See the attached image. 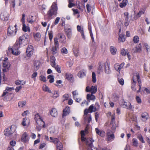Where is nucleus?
<instances>
[{
	"label": "nucleus",
	"instance_id": "obj_1",
	"mask_svg": "<svg viewBox=\"0 0 150 150\" xmlns=\"http://www.w3.org/2000/svg\"><path fill=\"white\" fill-rule=\"evenodd\" d=\"M132 83L131 88L134 91H136L135 86L137 83L136 81H137L139 87V90L137 91V93L140 92L142 85L141 80L140 79L139 74L137 72L134 74L132 77Z\"/></svg>",
	"mask_w": 150,
	"mask_h": 150
},
{
	"label": "nucleus",
	"instance_id": "obj_64",
	"mask_svg": "<svg viewBox=\"0 0 150 150\" xmlns=\"http://www.w3.org/2000/svg\"><path fill=\"white\" fill-rule=\"evenodd\" d=\"M72 94L73 96V98H75V96H76L78 94V93L77 92V91L76 90H75V91H73L72 92Z\"/></svg>",
	"mask_w": 150,
	"mask_h": 150
},
{
	"label": "nucleus",
	"instance_id": "obj_46",
	"mask_svg": "<svg viewBox=\"0 0 150 150\" xmlns=\"http://www.w3.org/2000/svg\"><path fill=\"white\" fill-rule=\"evenodd\" d=\"M23 30L24 32H26L27 31L29 30V27H26L24 23L23 24Z\"/></svg>",
	"mask_w": 150,
	"mask_h": 150
},
{
	"label": "nucleus",
	"instance_id": "obj_48",
	"mask_svg": "<svg viewBox=\"0 0 150 150\" xmlns=\"http://www.w3.org/2000/svg\"><path fill=\"white\" fill-rule=\"evenodd\" d=\"M25 102H19L18 103V106L19 107L22 108L25 105Z\"/></svg>",
	"mask_w": 150,
	"mask_h": 150
},
{
	"label": "nucleus",
	"instance_id": "obj_16",
	"mask_svg": "<svg viewBox=\"0 0 150 150\" xmlns=\"http://www.w3.org/2000/svg\"><path fill=\"white\" fill-rule=\"evenodd\" d=\"M28 136V134L26 132H25L22 135L21 138V141L23 142L26 143L28 141V139L27 138Z\"/></svg>",
	"mask_w": 150,
	"mask_h": 150
},
{
	"label": "nucleus",
	"instance_id": "obj_9",
	"mask_svg": "<svg viewBox=\"0 0 150 150\" xmlns=\"http://www.w3.org/2000/svg\"><path fill=\"white\" fill-rule=\"evenodd\" d=\"M7 35L8 36H12L15 35L17 31V28L9 26L8 28Z\"/></svg>",
	"mask_w": 150,
	"mask_h": 150
},
{
	"label": "nucleus",
	"instance_id": "obj_61",
	"mask_svg": "<svg viewBox=\"0 0 150 150\" xmlns=\"http://www.w3.org/2000/svg\"><path fill=\"white\" fill-rule=\"evenodd\" d=\"M114 67L117 71L119 72L120 71L121 69L120 68L119 65L118 64H115L114 65Z\"/></svg>",
	"mask_w": 150,
	"mask_h": 150
},
{
	"label": "nucleus",
	"instance_id": "obj_8",
	"mask_svg": "<svg viewBox=\"0 0 150 150\" xmlns=\"http://www.w3.org/2000/svg\"><path fill=\"white\" fill-rule=\"evenodd\" d=\"M20 45L18 46L16 45V43L12 48H8L9 52H11L12 53L15 55H18L20 54V52L18 51V49L20 47Z\"/></svg>",
	"mask_w": 150,
	"mask_h": 150
},
{
	"label": "nucleus",
	"instance_id": "obj_18",
	"mask_svg": "<svg viewBox=\"0 0 150 150\" xmlns=\"http://www.w3.org/2000/svg\"><path fill=\"white\" fill-rule=\"evenodd\" d=\"M65 77L68 80H69L71 82H73L74 81L73 78L72 74L69 73H67L66 74Z\"/></svg>",
	"mask_w": 150,
	"mask_h": 150
},
{
	"label": "nucleus",
	"instance_id": "obj_22",
	"mask_svg": "<svg viewBox=\"0 0 150 150\" xmlns=\"http://www.w3.org/2000/svg\"><path fill=\"white\" fill-rule=\"evenodd\" d=\"M58 36L60 39H63V40H61V42L62 43L65 42L66 37L62 33H59Z\"/></svg>",
	"mask_w": 150,
	"mask_h": 150
},
{
	"label": "nucleus",
	"instance_id": "obj_19",
	"mask_svg": "<svg viewBox=\"0 0 150 150\" xmlns=\"http://www.w3.org/2000/svg\"><path fill=\"white\" fill-rule=\"evenodd\" d=\"M65 31L68 38L69 39L70 38L72 35V32L71 29L70 28L65 29Z\"/></svg>",
	"mask_w": 150,
	"mask_h": 150
},
{
	"label": "nucleus",
	"instance_id": "obj_38",
	"mask_svg": "<svg viewBox=\"0 0 150 150\" xmlns=\"http://www.w3.org/2000/svg\"><path fill=\"white\" fill-rule=\"evenodd\" d=\"M34 37L36 40L39 41L40 38V33H37L34 35Z\"/></svg>",
	"mask_w": 150,
	"mask_h": 150
},
{
	"label": "nucleus",
	"instance_id": "obj_62",
	"mask_svg": "<svg viewBox=\"0 0 150 150\" xmlns=\"http://www.w3.org/2000/svg\"><path fill=\"white\" fill-rule=\"evenodd\" d=\"M40 80L43 82H45L46 81V77L42 75L40 76Z\"/></svg>",
	"mask_w": 150,
	"mask_h": 150
},
{
	"label": "nucleus",
	"instance_id": "obj_29",
	"mask_svg": "<svg viewBox=\"0 0 150 150\" xmlns=\"http://www.w3.org/2000/svg\"><path fill=\"white\" fill-rule=\"evenodd\" d=\"M55 58L53 56H51L50 58V61L51 62V65L52 67H54L55 65Z\"/></svg>",
	"mask_w": 150,
	"mask_h": 150
},
{
	"label": "nucleus",
	"instance_id": "obj_55",
	"mask_svg": "<svg viewBox=\"0 0 150 150\" xmlns=\"http://www.w3.org/2000/svg\"><path fill=\"white\" fill-rule=\"evenodd\" d=\"M118 80L119 83L121 85H123L124 84V81L123 79L118 78Z\"/></svg>",
	"mask_w": 150,
	"mask_h": 150
},
{
	"label": "nucleus",
	"instance_id": "obj_5",
	"mask_svg": "<svg viewBox=\"0 0 150 150\" xmlns=\"http://www.w3.org/2000/svg\"><path fill=\"white\" fill-rule=\"evenodd\" d=\"M28 38V35L25 33L22 36L20 37L19 40L18 41H16V45H18V46L20 45L21 44H22L24 42H27Z\"/></svg>",
	"mask_w": 150,
	"mask_h": 150
},
{
	"label": "nucleus",
	"instance_id": "obj_10",
	"mask_svg": "<svg viewBox=\"0 0 150 150\" xmlns=\"http://www.w3.org/2000/svg\"><path fill=\"white\" fill-rule=\"evenodd\" d=\"M26 53L27 57H30L33 54V47L30 45L28 46L27 48Z\"/></svg>",
	"mask_w": 150,
	"mask_h": 150
},
{
	"label": "nucleus",
	"instance_id": "obj_7",
	"mask_svg": "<svg viewBox=\"0 0 150 150\" xmlns=\"http://www.w3.org/2000/svg\"><path fill=\"white\" fill-rule=\"evenodd\" d=\"M94 140L92 138H89L86 140V144L87 146V150H93L92 148L94 147L93 143Z\"/></svg>",
	"mask_w": 150,
	"mask_h": 150
},
{
	"label": "nucleus",
	"instance_id": "obj_20",
	"mask_svg": "<svg viewBox=\"0 0 150 150\" xmlns=\"http://www.w3.org/2000/svg\"><path fill=\"white\" fill-rule=\"evenodd\" d=\"M77 30L79 31L80 32L82 36V38L83 39H85V37L84 34V32L83 28H81V27L79 25H77Z\"/></svg>",
	"mask_w": 150,
	"mask_h": 150
},
{
	"label": "nucleus",
	"instance_id": "obj_47",
	"mask_svg": "<svg viewBox=\"0 0 150 150\" xmlns=\"http://www.w3.org/2000/svg\"><path fill=\"white\" fill-rule=\"evenodd\" d=\"M139 40V38L137 36H135L133 39V41L134 43H137Z\"/></svg>",
	"mask_w": 150,
	"mask_h": 150
},
{
	"label": "nucleus",
	"instance_id": "obj_26",
	"mask_svg": "<svg viewBox=\"0 0 150 150\" xmlns=\"http://www.w3.org/2000/svg\"><path fill=\"white\" fill-rule=\"evenodd\" d=\"M91 93V94H88L87 95V98L88 100H93L96 99L95 96Z\"/></svg>",
	"mask_w": 150,
	"mask_h": 150
},
{
	"label": "nucleus",
	"instance_id": "obj_30",
	"mask_svg": "<svg viewBox=\"0 0 150 150\" xmlns=\"http://www.w3.org/2000/svg\"><path fill=\"white\" fill-rule=\"evenodd\" d=\"M95 130L97 134L101 136H103L104 135L105 132H104L100 131L98 128H96Z\"/></svg>",
	"mask_w": 150,
	"mask_h": 150
},
{
	"label": "nucleus",
	"instance_id": "obj_41",
	"mask_svg": "<svg viewBox=\"0 0 150 150\" xmlns=\"http://www.w3.org/2000/svg\"><path fill=\"white\" fill-rule=\"evenodd\" d=\"M47 79H50L49 82L50 83H53L54 81V76L52 75H50L47 76Z\"/></svg>",
	"mask_w": 150,
	"mask_h": 150
},
{
	"label": "nucleus",
	"instance_id": "obj_58",
	"mask_svg": "<svg viewBox=\"0 0 150 150\" xmlns=\"http://www.w3.org/2000/svg\"><path fill=\"white\" fill-rule=\"evenodd\" d=\"M99 64V66L98 67V69L99 70V73H100V72H101L102 71V68L103 64H102L101 62H100Z\"/></svg>",
	"mask_w": 150,
	"mask_h": 150
},
{
	"label": "nucleus",
	"instance_id": "obj_51",
	"mask_svg": "<svg viewBox=\"0 0 150 150\" xmlns=\"http://www.w3.org/2000/svg\"><path fill=\"white\" fill-rule=\"evenodd\" d=\"M137 138L141 141L142 143H144L145 142L143 139L142 136L141 134H139L137 136Z\"/></svg>",
	"mask_w": 150,
	"mask_h": 150
},
{
	"label": "nucleus",
	"instance_id": "obj_23",
	"mask_svg": "<svg viewBox=\"0 0 150 150\" xmlns=\"http://www.w3.org/2000/svg\"><path fill=\"white\" fill-rule=\"evenodd\" d=\"M51 115L52 116L54 117L57 116V112L56 109L55 108L52 109L50 112Z\"/></svg>",
	"mask_w": 150,
	"mask_h": 150
},
{
	"label": "nucleus",
	"instance_id": "obj_32",
	"mask_svg": "<svg viewBox=\"0 0 150 150\" xmlns=\"http://www.w3.org/2000/svg\"><path fill=\"white\" fill-rule=\"evenodd\" d=\"M110 50L111 53L114 55L116 54L117 49L115 47L113 46H111L110 47Z\"/></svg>",
	"mask_w": 150,
	"mask_h": 150
},
{
	"label": "nucleus",
	"instance_id": "obj_13",
	"mask_svg": "<svg viewBox=\"0 0 150 150\" xmlns=\"http://www.w3.org/2000/svg\"><path fill=\"white\" fill-rule=\"evenodd\" d=\"M70 112V108L69 107H67L63 110L62 117H64L69 114Z\"/></svg>",
	"mask_w": 150,
	"mask_h": 150
},
{
	"label": "nucleus",
	"instance_id": "obj_33",
	"mask_svg": "<svg viewBox=\"0 0 150 150\" xmlns=\"http://www.w3.org/2000/svg\"><path fill=\"white\" fill-rule=\"evenodd\" d=\"M59 48V47L54 46L52 47L51 51L53 54H56L57 52V49Z\"/></svg>",
	"mask_w": 150,
	"mask_h": 150
},
{
	"label": "nucleus",
	"instance_id": "obj_27",
	"mask_svg": "<svg viewBox=\"0 0 150 150\" xmlns=\"http://www.w3.org/2000/svg\"><path fill=\"white\" fill-rule=\"evenodd\" d=\"M125 38L124 37V35L123 34L119 35V37L118 39V41L119 42H123L125 40Z\"/></svg>",
	"mask_w": 150,
	"mask_h": 150
},
{
	"label": "nucleus",
	"instance_id": "obj_49",
	"mask_svg": "<svg viewBox=\"0 0 150 150\" xmlns=\"http://www.w3.org/2000/svg\"><path fill=\"white\" fill-rule=\"evenodd\" d=\"M54 46L59 47V44L58 41V39L57 38H54Z\"/></svg>",
	"mask_w": 150,
	"mask_h": 150
},
{
	"label": "nucleus",
	"instance_id": "obj_21",
	"mask_svg": "<svg viewBox=\"0 0 150 150\" xmlns=\"http://www.w3.org/2000/svg\"><path fill=\"white\" fill-rule=\"evenodd\" d=\"M145 11L144 10H140L137 14L134 16V18L135 19H137L140 17L142 14H144Z\"/></svg>",
	"mask_w": 150,
	"mask_h": 150
},
{
	"label": "nucleus",
	"instance_id": "obj_11",
	"mask_svg": "<svg viewBox=\"0 0 150 150\" xmlns=\"http://www.w3.org/2000/svg\"><path fill=\"white\" fill-rule=\"evenodd\" d=\"M112 131L108 129L107 130V135L108 136V141L111 139H114V135L113 133H111Z\"/></svg>",
	"mask_w": 150,
	"mask_h": 150
},
{
	"label": "nucleus",
	"instance_id": "obj_43",
	"mask_svg": "<svg viewBox=\"0 0 150 150\" xmlns=\"http://www.w3.org/2000/svg\"><path fill=\"white\" fill-rule=\"evenodd\" d=\"M14 96V94L12 93L8 94L6 96L8 98V100H7V101L11 100L13 98Z\"/></svg>",
	"mask_w": 150,
	"mask_h": 150
},
{
	"label": "nucleus",
	"instance_id": "obj_12",
	"mask_svg": "<svg viewBox=\"0 0 150 150\" xmlns=\"http://www.w3.org/2000/svg\"><path fill=\"white\" fill-rule=\"evenodd\" d=\"M11 127L5 129L4 131V134L5 135L9 136L11 135L13 133V132L11 130Z\"/></svg>",
	"mask_w": 150,
	"mask_h": 150
},
{
	"label": "nucleus",
	"instance_id": "obj_52",
	"mask_svg": "<svg viewBox=\"0 0 150 150\" xmlns=\"http://www.w3.org/2000/svg\"><path fill=\"white\" fill-rule=\"evenodd\" d=\"M52 94L53 96V97H55L56 98L58 97L59 96V92L57 91H54Z\"/></svg>",
	"mask_w": 150,
	"mask_h": 150
},
{
	"label": "nucleus",
	"instance_id": "obj_25",
	"mask_svg": "<svg viewBox=\"0 0 150 150\" xmlns=\"http://www.w3.org/2000/svg\"><path fill=\"white\" fill-rule=\"evenodd\" d=\"M97 91V86H92L90 88V92L92 94L95 93Z\"/></svg>",
	"mask_w": 150,
	"mask_h": 150
},
{
	"label": "nucleus",
	"instance_id": "obj_28",
	"mask_svg": "<svg viewBox=\"0 0 150 150\" xmlns=\"http://www.w3.org/2000/svg\"><path fill=\"white\" fill-rule=\"evenodd\" d=\"M112 98L113 101H116L119 99V95L116 93H114L112 95Z\"/></svg>",
	"mask_w": 150,
	"mask_h": 150
},
{
	"label": "nucleus",
	"instance_id": "obj_54",
	"mask_svg": "<svg viewBox=\"0 0 150 150\" xmlns=\"http://www.w3.org/2000/svg\"><path fill=\"white\" fill-rule=\"evenodd\" d=\"M62 98L63 101L65 100H67L69 98V95L68 94H65L63 96Z\"/></svg>",
	"mask_w": 150,
	"mask_h": 150
},
{
	"label": "nucleus",
	"instance_id": "obj_24",
	"mask_svg": "<svg viewBox=\"0 0 150 150\" xmlns=\"http://www.w3.org/2000/svg\"><path fill=\"white\" fill-rule=\"evenodd\" d=\"M141 117L142 118V120L143 121H145L148 118V116L147 113L144 112L141 115Z\"/></svg>",
	"mask_w": 150,
	"mask_h": 150
},
{
	"label": "nucleus",
	"instance_id": "obj_6",
	"mask_svg": "<svg viewBox=\"0 0 150 150\" xmlns=\"http://www.w3.org/2000/svg\"><path fill=\"white\" fill-rule=\"evenodd\" d=\"M94 140L92 138H89L86 140V144L87 146V150H93L92 148L94 147L93 143Z\"/></svg>",
	"mask_w": 150,
	"mask_h": 150
},
{
	"label": "nucleus",
	"instance_id": "obj_14",
	"mask_svg": "<svg viewBox=\"0 0 150 150\" xmlns=\"http://www.w3.org/2000/svg\"><path fill=\"white\" fill-rule=\"evenodd\" d=\"M142 51V45L141 43L139 44L136 47L132 49V51L134 53L140 52Z\"/></svg>",
	"mask_w": 150,
	"mask_h": 150
},
{
	"label": "nucleus",
	"instance_id": "obj_17",
	"mask_svg": "<svg viewBox=\"0 0 150 150\" xmlns=\"http://www.w3.org/2000/svg\"><path fill=\"white\" fill-rule=\"evenodd\" d=\"M105 66V73L107 74H109L110 73L111 71L110 69L109 64L108 62H106L104 64Z\"/></svg>",
	"mask_w": 150,
	"mask_h": 150
},
{
	"label": "nucleus",
	"instance_id": "obj_15",
	"mask_svg": "<svg viewBox=\"0 0 150 150\" xmlns=\"http://www.w3.org/2000/svg\"><path fill=\"white\" fill-rule=\"evenodd\" d=\"M1 19L4 21H7L8 19V16L7 13L4 12L1 14Z\"/></svg>",
	"mask_w": 150,
	"mask_h": 150
},
{
	"label": "nucleus",
	"instance_id": "obj_53",
	"mask_svg": "<svg viewBox=\"0 0 150 150\" xmlns=\"http://www.w3.org/2000/svg\"><path fill=\"white\" fill-rule=\"evenodd\" d=\"M129 18L127 17V18H125V26H128L129 24V22L128 21Z\"/></svg>",
	"mask_w": 150,
	"mask_h": 150
},
{
	"label": "nucleus",
	"instance_id": "obj_56",
	"mask_svg": "<svg viewBox=\"0 0 150 150\" xmlns=\"http://www.w3.org/2000/svg\"><path fill=\"white\" fill-rule=\"evenodd\" d=\"M27 120V119L26 117L24 118L23 119V120L22 122V124L23 126H26L27 125L26 123V121Z\"/></svg>",
	"mask_w": 150,
	"mask_h": 150
},
{
	"label": "nucleus",
	"instance_id": "obj_39",
	"mask_svg": "<svg viewBox=\"0 0 150 150\" xmlns=\"http://www.w3.org/2000/svg\"><path fill=\"white\" fill-rule=\"evenodd\" d=\"M88 109L89 110V112L90 113H91L93 112H94L96 110V108H94L93 105H90Z\"/></svg>",
	"mask_w": 150,
	"mask_h": 150
},
{
	"label": "nucleus",
	"instance_id": "obj_4",
	"mask_svg": "<svg viewBox=\"0 0 150 150\" xmlns=\"http://www.w3.org/2000/svg\"><path fill=\"white\" fill-rule=\"evenodd\" d=\"M35 119L37 125L40 127H42L43 128L45 127V122L39 114H37L35 115Z\"/></svg>",
	"mask_w": 150,
	"mask_h": 150
},
{
	"label": "nucleus",
	"instance_id": "obj_59",
	"mask_svg": "<svg viewBox=\"0 0 150 150\" xmlns=\"http://www.w3.org/2000/svg\"><path fill=\"white\" fill-rule=\"evenodd\" d=\"M127 53L124 49H123L121 50V53L123 56L125 55Z\"/></svg>",
	"mask_w": 150,
	"mask_h": 150
},
{
	"label": "nucleus",
	"instance_id": "obj_63",
	"mask_svg": "<svg viewBox=\"0 0 150 150\" xmlns=\"http://www.w3.org/2000/svg\"><path fill=\"white\" fill-rule=\"evenodd\" d=\"M136 99L137 102L139 103H141V100L140 97L139 96H137L136 97Z\"/></svg>",
	"mask_w": 150,
	"mask_h": 150
},
{
	"label": "nucleus",
	"instance_id": "obj_45",
	"mask_svg": "<svg viewBox=\"0 0 150 150\" xmlns=\"http://www.w3.org/2000/svg\"><path fill=\"white\" fill-rule=\"evenodd\" d=\"M92 81L93 83H95L96 82V75L94 72H93L92 73Z\"/></svg>",
	"mask_w": 150,
	"mask_h": 150
},
{
	"label": "nucleus",
	"instance_id": "obj_57",
	"mask_svg": "<svg viewBox=\"0 0 150 150\" xmlns=\"http://www.w3.org/2000/svg\"><path fill=\"white\" fill-rule=\"evenodd\" d=\"M54 67L55 69L59 73H61V71L60 70V68L59 67L58 65L56 66L55 65L54 67Z\"/></svg>",
	"mask_w": 150,
	"mask_h": 150
},
{
	"label": "nucleus",
	"instance_id": "obj_42",
	"mask_svg": "<svg viewBox=\"0 0 150 150\" xmlns=\"http://www.w3.org/2000/svg\"><path fill=\"white\" fill-rule=\"evenodd\" d=\"M132 141L133 146H138V143L137 139L134 138L132 139Z\"/></svg>",
	"mask_w": 150,
	"mask_h": 150
},
{
	"label": "nucleus",
	"instance_id": "obj_31",
	"mask_svg": "<svg viewBox=\"0 0 150 150\" xmlns=\"http://www.w3.org/2000/svg\"><path fill=\"white\" fill-rule=\"evenodd\" d=\"M40 65V61H35L34 63V66L35 67V69L36 70H38Z\"/></svg>",
	"mask_w": 150,
	"mask_h": 150
},
{
	"label": "nucleus",
	"instance_id": "obj_40",
	"mask_svg": "<svg viewBox=\"0 0 150 150\" xmlns=\"http://www.w3.org/2000/svg\"><path fill=\"white\" fill-rule=\"evenodd\" d=\"M3 67L4 68H9L10 66V64L8 62H3Z\"/></svg>",
	"mask_w": 150,
	"mask_h": 150
},
{
	"label": "nucleus",
	"instance_id": "obj_34",
	"mask_svg": "<svg viewBox=\"0 0 150 150\" xmlns=\"http://www.w3.org/2000/svg\"><path fill=\"white\" fill-rule=\"evenodd\" d=\"M78 76L80 78H82L86 75L84 72V70H82L80 71L78 74Z\"/></svg>",
	"mask_w": 150,
	"mask_h": 150
},
{
	"label": "nucleus",
	"instance_id": "obj_35",
	"mask_svg": "<svg viewBox=\"0 0 150 150\" xmlns=\"http://www.w3.org/2000/svg\"><path fill=\"white\" fill-rule=\"evenodd\" d=\"M74 1V0H68L69 4L68 5V7L69 8H71L75 6V4L73 3Z\"/></svg>",
	"mask_w": 150,
	"mask_h": 150
},
{
	"label": "nucleus",
	"instance_id": "obj_44",
	"mask_svg": "<svg viewBox=\"0 0 150 150\" xmlns=\"http://www.w3.org/2000/svg\"><path fill=\"white\" fill-rule=\"evenodd\" d=\"M62 53L63 54H67L68 53V51L67 49L65 47H63L61 50Z\"/></svg>",
	"mask_w": 150,
	"mask_h": 150
},
{
	"label": "nucleus",
	"instance_id": "obj_60",
	"mask_svg": "<svg viewBox=\"0 0 150 150\" xmlns=\"http://www.w3.org/2000/svg\"><path fill=\"white\" fill-rule=\"evenodd\" d=\"M49 38L50 40L51 41L52 40L53 37V32L52 31H51L48 34Z\"/></svg>",
	"mask_w": 150,
	"mask_h": 150
},
{
	"label": "nucleus",
	"instance_id": "obj_2",
	"mask_svg": "<svg viewBox=\"0 0 150 150\" xmlns=\"http://www.w3.org/2000/svg\"><path fill=\"white\" fill-rule=\"evenodd\" d=\"M57 4L56 2H53L51 7L50 9L47 13L48 18L49 19H51L52 18V16L56 15L57 14Z\"/></svg>",
	"mask_w": 150,
	"mask_h": 150
},
{
	"label": "nucleus",
	"instance_id": "obj_36",
	"mask_svg": "<svg viewBox=\"0 0 150 150\" xmlns=\"http://www.w3.org/2000/svg\"><path fill=\"white\" fill-rule=\"evenodd\" d=\"M127 3V0H123L122 3H120V6L121 8H123L124 7L126 6Z\"/></svg>",
	"mask_w": 150,
	"mask_h": 150
},
{
	"label": "nucleus",
	"instance_id": "obj_3",
	"mask_svg": "<svg viewBox=\"0 0 150 150\" xmlns=\"http://www.w3.org/2000/svg\"><path fill=\"white\" fill-rule=\"evenodd\" d=\"M50 139L51 142H52L54 144H57V150H63V145L61 142L59 141L58 139L56 138H53L50 137Z\"/></svg>",
	"mask_w": 150,
	"mask_h": 150
},
{
	"label": "nucleus",
	"instance_id": "obj_37",
	"mask_svg": "<svg viewBox=\"0 0 150 150\" xmlns=\"http://www.w3.org/2000/svg\"><path fill=\"white\" fill-rule=\"evenodd\" d=\"M127 109H132V106L131 105V103L129 102H125L124 104Z\"/></svg>",
	"mask_w": 150,
	"mask_h": 150
},
{
	"label": "nucleus",
	"instance_id": "obj_50",
	"mask_svg": "<svg viewBox=\"0 0 150 150\" xmlns=\"http://www.w3.org/2000/svg\"><path fill=\"white\" fill-rule=\"evenodd\" d=\"M43 89L44 91H47L49 93H51V91L50 90L48 87L46 86H43Z\"/></svg>",
	"mask_w": 150,
	"mask_h": 150
}]
</instances>
